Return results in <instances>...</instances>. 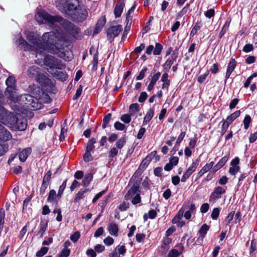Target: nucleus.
<instances>
[{
	"label": "nucleus",
	"mask_w": 257,
	"mask_h": 257,
	"mask_svg": "<svg viewBox=\"0 0 257 257\" xmlns=\"http://www.w3.org/2000/svg\"><path fill=\"white\" fill-rule=\"evenodd\" d=\"M67 34L63 30H58L56 32L51 31L45 33L42 39L45 44L44 49L48 52L58 54L59 56L65 61H69L72 58V52L67 44Z\"/></svg>",
	"instance_id": "1"
},
{
	"label": "nucleus",
	"mask_w": 257,
	"mask_h": 257,
	"mask_svg": "<svg viewBox=\"0 0 257 257\" xmlns=\"http://www.w3.org/2000/svg\"><path fill=\"white\" fill-rule=\"evenodd\" d=\"M37 21L40 23H44L50 27L56 29L60 25L70 35L78 39L80 37V29L72 22L61 17L52 16L45 11H39L36 16Z\"/></svg>",
	"instance_id": "2"
},
{
	"label": "nucleus",
	"mask_w": 257,
	"mask_h": 257,
	"mask_svg": "<svg viewBox=\"0 0 257 257\" xmlns=\"http://www.w3.org/2000/svg\"><path fill=\"white\" fill-rule=\"evenodd\" d=\"M9 125L14 131H25L27 126V120L21 115L10 114Z\"/></svg>",
	"instance_id": "3"
},
{
	"label": "nucleus",
	"mask_w": 257,
	"mask_h": 257,
	"mask_svg": "<svg viewBox=\"0 0 257 257\" xmlns=\"http://www.w3.org/2000/svg\"><path fill=\"white\" fill-rule=\"evenodd\" d=\"M39 96H33L30 94H25L18 98V101H22L28 107L35 110L40 109L41 104L38 102Z\"/></svg>",
	"instance_id": "4"
},
{
	"label": "nucleus",
	"mask_w": 257,
	"mask_h": 257,
	"mask_svg": "<svg viewBox=\"0 0 257 257\" xmlns=\"http://www.w3.org/2000/svg\"><path fill=\"white\" fill-rule=\"evenodd\" d=\"M88 16L87 10L80 6L72 13H70L72 20L76 23H82L85 21Z\"/></svg>",
	"instance_id": "5"
},
{
	"label": "nucleus",
	"mask_w": 257,
	"mask_h": 257,
	"mask_svg": "<svg viewBox=\"0 0 257 257\" xmlns=\"http://www.w3.org/2000/svg\"><path fill=\"white\" fill-rule=\"evenodd\" d=\"M44 64L50 68L61 69L64 65L61 61L51 55H46L44 59Z\"/></svg>",
	"instance_id": "6"
},
{
	"label": "nucleus",
	"mask_w": 257,
	"mask_h": 257,
	"mask_svg": "<svg viewBox=\"0 0 257 257\" xmlns=\"http://www.w3.org/2000/svg\"><path fill=\"white\" fill-rule=\"evenodd\" d=\"M122 30V26L119 25L109 27L107 31V39L110 42H112L114 38L117 37Z\"/></svg>",
	"instance_id": "7"
},
{
	"label": "nucleus",
	"mask_w": 257,
	"mask_h": 257,
	"mask_svg": "<svg viewBox=\"0 0 257 257\" xmlns=\"http://www.w3.org/2000/svg\"><path fill=\"white\" fill-rule=\"evenodd\" d=\"M37 81L41 86L46 87L47 90H52L54 87L53 82L43 74L39 75Z\"/></svg>",
	"instance_id": "8"
},
{
	"label": "nucleus",
	"mask_w": 257,
	"mask_h": 257,
	"mask_svg": "<svg viewBox=\"0 0 257 257\" xmlns=\"http://www.w3.org/2000/svg\"><path fill=\"white\" fill-rule=\"evenodd\" d=\"M13 112L8 111L4 106L0 105V125H8L9 122L10 114Z\"/></svg>",
	"instance_id": "9"
},
{
	"label": "nucleus",
	"mask_w": 257,
	"mask_h": 257,
	"mask_svg": "<svg viewBox=\"0 0 257 257\" xmlns=\"http://www.w3.org/2000/svg\"><path fill=\"white\" fill-rule=\"evenodd\" d=\"M178 55V49H175L172 52L171 56L168 58L163 65V69L165 72H168L171 68L173 62L176 60Z\"/></svg>",
	"instance_id": "10"
},
{
	"label": "nucleus",
	"mask_w": 257,
	"mask_h": 257,
	"mask_svg": "<svg viewBox=\"0 0 257 257\" xmlns=\"http://www.w3.org/2000/svg\"><path fill=\"white\" fill-rule=\"evenodd\" d=\"M136 5H134L132 6V7L128 11L126 16V25L124 31L123 33V35L121 38V40L124 39L125 37H126L127 35V32H126V28H128V29H130L132 23V18L133 16L131 15L132 13L134 11L135 8H136Z\"/></svg>",
	"instance_id": "11"
},
{
	"label": "nucleus",
	"mask_w": 257,
	"mask_h": 257,
	"mask_svg": "<svg viewBox=\"0 0 257 257\" xmlns=\"http://www.w3.org/2000/svg\"><path fill=\"white\" fill-rule=\"evenodd\" d=\"M226 192L225 189L220 186L216 187L214 188L213 191L210 195L209 198L210 201L215 202L216 200L221 198V195Z\"/></svg>",
	"instance_id": "12"
},
{
	"label": "nucleus",
	"mask_w": 257,
	"mask_h": 257,
	"mask_svg": "<svg viewBox=\"0 0 257 257\" xmlns=\"http://www.w3.org/2000/svg\"><path fill=\"white\" fill-rule=\"evenodd\" d=\"M16 87H7L5 91V95L7 97L13 101H18V96L16 91Z\"/></svg>",
	"instance_id": "13"
},
{
	"label": "nucleus",
	"mask_w": 257,
	"mask_h": 257,
	"mask_svg": "<svg viewBox=\"0 0 257 257\" xmlns=\"http://www.w3.org/2000/svg\"><path fill=\"white\" fill-rule=\"evenodd\" d=\"M10 132L3 125H0V141L6 142L12 138Z\"/></svg>",
	"instance_id": "14"
},
{
	"label": "nucleus",
	"mask_w": 257,
	"mask_h": 257,
	"mask_svg": "<svg viewBox=\"0 0 257 257\" xmlns=\"http://www.w3.org/2000/svg\"><path fill=\"white\" fill-rule=\"evenodd\" d=\"M41 69L37 66H33L30 67L27 70V74L32 78H35L37 80V78L40 75Z\"/></svg>",
	"instance_id": "15"
},
{
	"label": "nucleus",
	"mask_w": 257,
	"mask_h": 257,
	"mask_svg": "<svg viewBox=\"0 0 257 257\" xmlns=\"http://www.w3.org/2000/svg\"><path fill=\"white\" fill-rule=\"evenodd\" d=\"M139 185L137 183H135L129 189L124 196L125 200H129L132 198L138 191Z\"/></svg>",
	"instance_id": "16"
},
{
	"label": "nucleus",
	"mask_w": 257,
	"mask_h": 257,
	"mask_svg": "<svg viewBox=\"0 0 257 257\" xmlns=\"http://www.w3.org/2000/svg\"><path fill=\"white\" fill-rule=\"evenodd\" d=\"M124 7V3L123 0H120L117 3L114 9V14L116 18L120 17Z\"/></svg>",
	"instance_id": "17"
},
{
	"label": "nucleus",
	"mask_w": 257,
	"mask_h": 257,
	"mask_svg": "<svg viewBox=\"0 0 257 257\" xmlns=\"http://www.w3.org/2000/svg\"><path fill=\"white\" fill-rule=\"evenodd\" d=\"M236 67V61L234 58H231L227 66V68L225 74V79L226 80L229 78L230 76V74L234 70V68Z\"/></svg>",
	"instance_id": "18"
},
{
	"label": "nucleus",
	"mask_w": 257,
	"mask_h": 257,
	"mask_svg": "<svg viewBox=\"0 0 257 257\" xmlns=\"http://www.w3.org/2000/svg\"><path fill=\"white\" fill-rule=\"evenodd\" d=\"M105 23L106 20L105 17L102 19H100L98 20L93 31V35L98 34L101 31L103 27L105 24Z\"/></svg>",
	"instance_id": "19"
},
{
	"label": "nucleus",
	"mask_w": 257,
	"mask_h": 257,
	"mask_svg": "<svg viewBox=\"0 0 257 257\" xmlns=\"http://www.w3.org/2000/svg\"><path fill=\"white\" fill-rule=\"evenodd\" d=\"M154 155H153V153H151L150 155L147 156L142 162L141 164L140 165L139 170H144L146 167L148 166L150 162L151 161Z\"/></svg>",
	"instance_id": "20"
},
{
	"label": "nucleus",
	"mask_w": 257,
	"mask_h": 257,
	"mask_svg": "<svg viewBox=\"0 0 257 257\" xmlns=\"http://www.w3.org/2000/svg\"><path fill=\"white\" fill-rule=\"evenodd\" d=\"M107 229L111 235L115 236H117L118 228L117 225L115 222H110L108 224Z\"/></svg>",
	"instance_id": "21"
},
{
	"label": "nucleus",
	"mask_w": 257,
	"mask_h": 257,
	"mask_svg": "<svg viewBox=\"0 0 257 257\" xmlns=\"http://www.w3.org/2000/svg\"><path fill=\"white\" fill-rule=\"evenodd\" d=\"M31 149L30 148H27L24 149L19 154V157L20 160L22 162H24L27 159L29 155L31 154Z\"/></svg>",
	"instance_id": "22"
},
{
	"label": "nucleus",
	"mask_w": 257,
	"mask_h": 257,
	"mask_svg": "<svg viewBox=\"0 0 257 257\" xmlns=\"http://www.w3.org/2000/svg\"><path fill=\"white\" fill-rule=\"evenodd\" d=\"M47 221L41 220V221L40 222L39 227V231L37 233V235H39L40 237H43V234L47 227Z\"/></svg>",
	"instance_id": "23"
},
{
	"label": "nucleus",
	"mask_w": 257,
	"mask_h": 257,
	"mask_svg": "<svg viewBox=\"0 0 257 257\" xmlns=\"http://www.w3.org/2000/svg\"><path fill=\"white\" fill-rule=\"evenodd\" d=\"M154 115V109L150 108L147 111L143 120V125L147 124L153 118Z\"/></svg>",
	"instance_id": "24"
},
{
	"label": "nucleus",
	"mask_w": 257,
	"mask_h": 257,
	"mask_svg": "<svg viewBox=\"0 0 257 257\" xmlns=\"http://www.w3.org/2000/svg\"><path fill=\"white\" fill-rule=\"evenodd\" d=\"M209 229V226L208 225L206 224H203L199 230V238H201V240H202Z\"/></svg>",
	"instance_id": "25"
},
{
	"label": "nucleus",
	"mask_w": 257,
	"mask_h": 257,
	"mask_svg": "<svg viewBox=\"0 0 257 257\" xmlns=\"http://www.w3.org/2000/svg\"><path fill=\"white\" fill-rule=\"evenodd\" d=\"M27 40L32 44L36 45L38 43V39L36 35L32 32H29L27 34Z\"/></svg>",
	"instance_id": "26"
},
{
	"label": "nucleus",
	"mask_w": 257,
	"mask_h": 257,
	"mask_svg": "<svg viewBox=\"0 0 257 257\" xmlns=\"http://www.w3.org/2000/svg\"><path fill=\"white\" fill-rule=\"evenodd\" d=\"M140 110V106L137 103H132L129 106V113L134 116Z\"/></svg>",
	"instance_id": "27"
},
{
	"label": "nucleus",
	"mask_w": 257,
	"mask_h": 257,
	"mask_svg": "<svg viewBox=\"0 0 257 257\" xmlns=\"http://www.w3.org/2000/svg\"><path fill=\"white\" fill-rule=\"evenodd\" d=\"M240 113V110L236 111L228 116L225 120L230 124L234 120L239 116Z\"/></svg>",
	"instance_id": "28"
},
{
	"label": "nucleus",
	"mask_w": 257,
	"mask_h": 257,
	"mask_svg": "<svg viewBox=\"0 0 257 257\" xmlns=\"http://www.w3.org/2000/svg\"><path fill=\"white\" fill-rule=\"evenodd\" d=\"M18 42L19 45L21 46L25 50L31 49L32 46H30L23 38L20 37L18 39Z\"/></svg>",
	"instance_id": "29"
},
{
	"label": "nucleus",
	"mask_w": 257,
	"mask_h": 257,
	"mask_svg": "<svg viewBox=\"0 0 257 257\" xmlns=\"http://www.w3.org/2000/svg\"><path fill=\"white\" fill-rule=\"evenodd\" d=\"M88 191V189H85L84 190L81 189L76 195L74 198V202H78L81 199L83 198L84 196V193Z\"/></svg>",
	"instance_id": "30"
},
{
	"label": "nucleus",
	"mask_w": 257,
	"mask_h": 257,
	"mask_svg": "<svg viewBox=\"0 0 257 257\" xmlns=\"http://www.w3.org/2000/svg\"><path fill=\"white\" fill-rule=\"evenodd\" d=\"M78 8V6H75L73 4H68L66 7V13L70 16V13L75 11V9Z\"/></svg>",
	"instance_id": "31"
},
{
	"label": "nucleus",
	"mask_w": 257,
	"mask_h": 257,
	"mask_svg": "<svg viewBox=\"0 0 257 257\" xmlns=\"http://www.w3.org/2000/svg\"><path fill=\"white\" fill-rule=\"evenodd\" d=\"M57 194L55 190H51L49 192V195L47 198V201L50 202H53L56 201Z\"/></svg>",
	"instance_id": "32"
},
{
	"label": "nucleus",
	"mask_w": 257,
	"mask_h": 257,
	"mask_svg": "<svg viewBox=\"0 0 257 257\" xmlns=\"http://www.w3.org/2000/svg\"><path fill=\"white\" fill-rule=\"evenodd\" d=\"M93 176L92 174L88 173L85 175L84 179L82 181V184L84 186H87L91 180H92Z\"/></svg>",
	"instance_id": "33"
},
{
	"label": "nucleus",
	"mask_w": 257,
	"mask_h": 257,
	"mask_svg": "<svg viewBox=\"0 0 257 257\" xmlns=\"http://www.w3.org/2000/svg\"><path fill=\"white\" fill-rule=\"evenodd\" d=\"M189 8V4H187L176 15V19H180L184 15H185Z\"/></svg>",
	"instance_id": "34"
},
{
	"label": "nucleus",
	"mask_w": 257,
	"mask_h": 257,
	"mask_svg": "<svg viewBox=\"0 0 257 257\" xmlns=\"http://www.w3.org/2000/svg\"><path fill=\"white\" fill-rule=\"evenodd\" d=\"M96 140L94 138L91 139L87 143L86 147V151L91 152L95 148L94 144L96 143Z\"/></svg>",
	"instance_id": "35"
},
{
	"label": "nucleus",
	"mask_w": 257,
	"mask_h": 257,
	"mask_svg": "<svg viewBox=\"0 0 257 257\" xmlns=\"http://www.w3.org/2000/svg\"><path fill=\"white\" fill-rule=\"evenodd\" d=\"M7 87H16V79L13 76L9 77L6 82Z\"/></svg>",
	"instance_id": "36"
},
{
	"label": "nucleus",
	"mask_w": 257,
	"mask_h": 257,
	"mask_svg": "<svg viewBox=\"0 0 257 257\" xmlns=\"http://www.w3.org/2000/svg\"><path fill=\"white\" fill-rule=\"evenodd\" d=\"M111 118V114L110 113H108L106 115H105L104 117V118L103 119V123L102 125V127L103 128H105L107 127Z\"/></svg>",
	"instance_id": "37"
},
{
	"label": "nucleus",
	"mask_w": 257,
	"mask_h": 257,
	"mask_svg": "<svg viewBox=\"0 0 257 257\" xmlns=\"http://www.w3.org/2000/svg\"><path fill=\"white\" fill-rule=\"evenodd\" d=\"M126 143L125 138H121L118 139L115 143L116 148L118 149H121L123 148Z\"/></svg>",
	"instance_id": "38"
},
{
	"label": "nucleus",
	"mask_w": 257,
	"mask_h": 257,
	"mask_svg": "<svg viewBox=\"0 0 257 257\" xmlns=\"http://www.w3.org/2000/svg\"><path fill=\"white\" fill-rule=\"evenodd\" d=\"M163 49V46L159 43L156 44L155 48L153 51V54L155 55H159L161 54Z\"/></svg>",
	"instance_id": "39"
},
{
	"label": "nucleus",
	"mask_w": 257,
	"mask_h": 257,
	"mask_svg": "<svg viewBox=\"0 0 257 257\" xmlns=\"http://www.w3.org/2000/svg\"><path fill=\"white\" fill-rule=\"evenodd\" d=\"M184 214V210L180 209L178 212L177 215L174 217L172 220L173 223H176L181 218L183 217Z\"/></svg>",
	"instance_id": "40"
},
{
	"label": "nucleus",
	"mask_w": 257,
	"mask_h": 257,
	"mask_svg": "<svg viewBox=\"0 0 257 257\" xmlns=\"http://www.w3.org/2000/svg\"><path fill=\"white\" fill-rule=\"evenodd\" d=\"M221 122H223V124L221 130L220 134L221 136H223L227 131L230 124L225 120H223Z\"/></svg>",
	"instance_id": "41"
},
{
	"label": "nucleus",
	"mask_w": 257,
	"mask_h": 257,
	"mask_svg": "<svg viewBox=\"0 0 257 257\" xmlns=\"http://www.w3.org/2000/svg\"><path fill=\"white\" fill-rule=\"evenodd\" d=\"M199 162L200 160L198 159L196 160L195 161H193L191 165L188 168V169L190 170L192 173H193L195 172L196 169L198 167Z\"/></svg>",
	"instance_id": "42"
},
{
	"label": "nucleus",
	"mask_w": 257,
	"mask_h": 257,
	"mask_svg": "<svg viewBox=\"0 0 257 257\" xmlns=\"http://www.w3.org/2000/svg\"><path fill=\"white\" fill-rule=\"evenodd\" d=\"M229 24L226 22L223 26L219 35V39H220L228 30Z\"/></svg>",
	"instance_id": "43"
},
{
	"label": "nucleus",
	"mask_w": 257,
	"mask_h": 257,
	"mask_svg": "<svg viewBox=\"0 0 257 257\" xmlns=\"http://www.w3.org/2000/svg\"><path fill=\"white\" fill-rule=\"evenodd\" d=\"M131 114H124L121 116L120 119L121 121L126 123H128L131 121Z\"/></svg>",
	"instance_id": "44"
},
{
	"label": "nucleus",
	"mask_w": 257,
	"mask_h": 257,
	"mask_svg": "<svg viewBox=\"0 0 257 257\" xmlns=\"http://www.w3.org/2000/svg\"><path fill=\"white\" fill-rule=\"evenodd\" d=\"M48 248L47 247H42L40 250H39L36 253V256L37 257H42L45 254L47 253V252L48 251Z\"/></svg>",
	"instance_id": "45"
},
{
	"label": "nucleus",
	"mask_w": 257,
	"mask_h": 257,
	"mask_svg": "<svg viewBox=\"0 0 257 257\" xmlns=\"http://www.w3.org/2000/svg\"><path fill=\"white\" fill-rule=\"evenodd\" d=\"M5 213L4 209L0 210V228L3 229L5 222Z\"/></svg>",
	"instance_id": "46"
},
{
	"label": "nucleus",
	"mask_w": 257,
	"mask_h": 257,
	"mask_svg": "<svg viewBox=\"0 0 257 257\" xmlns=\"http://www.w3.org/2000/svg\"><path fill=\"white\" fill-rule=\"evenodd\" d=\"M118 149L116 147L112 148L108 153V156L109 158H114L116 157L118 154Z\"/></svg>",
	"instance_id": "47"
},
{
	"label": "nucleus",
	"mask_w": 257,
	"mask_h": 257,
	"mask_svg": "<svg viewBox=\"0 0 257 257\" xmlns=\"http://www.w3.org/2000/svg\"><path fill=\"white\" fill-rule=\"evenodd\" d=\"M200 29V24L199 23H196L195 26L192 28L191 33L190 36H194L197 32V31Z\"/></svg>",
	"instance_id": "48"
},
{
	"label": "nucleus",
	"mask_w": 257,
	"mask_h": 257,
	"mask_svg": "<svg viewBox=\"0 0 257 257\" xmlns=\"http://www.w3.org/2000/svg\"><path fill=\"white\" fill-rule=\"evenodd\" d=\"M251 119L249 115H246L243 120L244 127L245 130H247L249 125V123L251 122Z\"/></svg>",
	"instance_id": "49"
},
{
	"label": "nucleus",
	"mask_w": 257,
	"mask_h": 257,
	"mask_svg": "<svg viewBox=\"0 0 257 257\" xmlns=\"http://www.w3.org/2000/svg\"><path fill=\"white\" fill-rule=\"evenodd\" d=\"M51 171L50 170L48 171L44 176L42 182L47 183L49 184L51 178Z\"/></svg>",
	"instance_id": "50"
},
{
	"label": "nucleus",
	"mask_w": 257,
	"mask_h": 257,
	"mask_svg": "<svg viewBox=\"0 0 257 257\" xmlns=\"http://www.w3.org/2000/svg\"><path fill=\"white\" fill-rule=\"evenodd\" d=\"M84 161L86 162H89L93 160V157L90 154V152L86 151L85 153L83 155Z\"/></svg>",
	"instance_id": "51"
},
{
	"label": "nucleus",
	"mask_w": 257,
	"mask_h": 257,
	"mask_svg": "<svg viewBox=\"0 0 257 257\" xmlns=\"http://www.w3.org/2000/svg\"><path fill=\"white\" fill-rule=\"evenodd\" d=\"M235 212L234 211L230 212L227 216L226 217L225 221L226 225H228L232 220L234 215Z\"/></svg>",
	"instance_id": "52"
},
{
	"label": "nucleus",
	"mask_w": 257,
	"mask_h": 257,
	"mask_svg": "<svg viewBox=\"0 0 257 257\" xmlns=\"http://www.w3.org/2000/svg\"><path fill=\"white\" fill-rule=\"evenodd\" d=\"M240 167L238 166H232L229 168V172L232 175H234L239 170Z\"/></svg>",
	"instance_id": "53"
},
{
	"label": "nucleus",
	"mask_w": 257,
	"mask_h": 257,
	"mask_svg": "<svg viewBox=\"0 0 257 257\" xmlns=\"http://www.w3.org/2000/svg\"><path fill=\"white\" fill-rule=\"evenodd\" d=\"M219 214V209L218 208H215L213 209L211 216V218L214 219L216 220L217 219L218 216Z\"/></svg>",
	"instance_id": "54"
},
{
	"label": "nucleus",
	"mask_w": 257,
	"mask_h": 257,
	"mask_svg": "<svg viewBox=\"0 0 257 257\" xmlns=\"http://www.w3.org/2000/svg\"><path fill=\"white\" fill-rule=\"evenodd\" d=\"M147 70L148 69L147 67L144 68L140 72L139 74L137 76V80H140L143 79L145 76V74Z\"/></svg>",
	"instance_id": "55"
},
{
	"label": "nucleus",
	"mask_w": 257,
	"mask_h": 257,
	"mask_svg": "<svg viewBox=\"0 0 257 257\" xmlns=\"http://www.w3.org/2000/svg\"><path fill=\"white\" fill-rule=\"evenodd\" d=\"M114 127L117 130L123 131L125 128V126L123 123L116 121L114 124Z\"/></svg>",
	"instance_id": "56"
},
{
	"label": "nucleus",
	"mask_w": 257,
	"mask_h": 257,
	"mask_svg": "<svg viewBox=\"0 0 257 257\" xmlns=\"http://www.w3.org/2000/svg\"><path fill=\"white\" fill-rule=\"evenodd\" d=\"M80 236V232L79 231H76L72 235H71L70 239L74 242H75L78 240Z\"/></svg>",
	"instance_id": "57"
},
{
	"label": "nucleus",
	"mask_w": 257,
	"mask_h": 257,
	"mask_svg": "<svg viewBox=\"0 0 257 257\" xmlns=\"http://www.w3.org/2000/svg\"><path fill=\"white\" fill-rule=\"evenodd\" d=\"M82 92V86L79 85V87L77 89L75 95L74 96L73 99L77 100L81 95Z\"/></svg>",
	"instance_id": "58"
},
{
	"label": "nucleus",
	"mask_w": 257,
	"mask_h": 257,
	"mask_svg": "<svg viewBox=\"0 0 257 257\" xmlns=\"http://www.w3.org/2000/svg\"><path fill=\"white\" fill-rule=\"evenodd\" d=\"M192 173L190 170L187 169L182 177L181 181L185 182Z\"/></svg>",
	"instance_id": "59"
},
{
	"label": "nucleus",
	"mask_w": 257,
	"mask_h": 257,
	"mask_svg": "<svg viewBox=\"0 0 257 257\" xmlns=\"http://www.w3.org/2000/svg\"><path fill=\"white\" fill-rule=\"evenodd\" d=\"M185 134H186V133L185 132H182L181 133V134L179 135V136L177 140V141L175 144L176 145H177L178 146H180V144L181 142L182 141V140H183V139L185 136Z\"/></svg>",
	"instance_id": "60"
},
{
	"label": "nucleus",
	"mask_w": 257,
	"mask_h": 257,
	"mask_svg": "<svg viewBox=\"0 0 257 257\" xmlns=\"http://www.w3.org/2000/svg\"><path fill=\"white\" fill-rule=\"evenodd\" d=\"M204 15L207 18L210 19L214 17L215 15V11L213 9H211L205 12Z\"/></svg>",
	"instance_id": "61"
},
{
	"label": "nucleus",
	"mask_w": 257,
	"mask_h": 257,
	"mask_svg": "<svg viewBox=\"0 0 257 257\" xmlns=\"http://www.w3.org/2000/svg\"><path fill=\"white\" fill-rule=\"evenodd\" d=\"M179 255L178 251L175 249H171L168 253V257H177Z\"/></svg>",
	"instance_id": "62"
},
{
	"label": "nucleus",
	"mask_w": 257,
	"mask_h": 257,
	"mask_svg": "<svg viewBox=\"0 0 257 257\" xmlns=\"http://www.w3.org/2000/svg\"><path fill=\"white\" fill-rule=\"evenodd\" d=\"M160 76H161V73L159 72H157V73H156L155 74H154L153 75L150 82L155 85L156 83V82L158 80Z\"/></svg>",
	"instance_id": "63"
},
{
	"label": "nucleus",
	"mask_w": 257,
	"mask_h": 257,
	"mask_svg": "<svg viewBox=\"0 0 257 257\" xmlns=\"http://www.w3.org/2000/svg\"><path fill=\"white\" fill-rule=\"evenodd\" d=\"M148 97V94L146 92H141L139 97L138 101L140 102H144Z\"/></svg>",
	"instance_id": "64"
}]
</instances>
